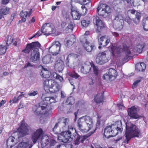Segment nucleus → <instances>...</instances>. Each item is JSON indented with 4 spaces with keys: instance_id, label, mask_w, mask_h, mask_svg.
I'll return each mask as SVG.
<instances>
[{
    "instance_id": "1",
    "label": "nucleus",
    "mask_w": 148,
    "mask_h": 148,
    "mask_svg": "<svg viewBox=\"0 0 148 148\" xmlns=\"http://www.w3.org/2000/svg\"><path fill=\"white\" fill-rule=\"evenodd\" d=\"M41 99L42 101L33 108V111L36 115L39 114L42 111H43V112H45V113L47 114L48 112L50 111L51 110L49 104L52 103H55L56 101L54 97H45L43 95L41 97Z\"/></svg>"
},
{
    "instance_id": "2",
    "label": "nucleus",
    "mask_w": 148,
    "mask_h": 148,
    "mask_svg": "<svg viewBox=\"0 0 148 148\" xmlns=\"http://www.w3.org/2000/svg\"><path fill=\"white\" fill-rule=\"evenodd\" d=\"M40 46V44L38 42H33L27 44L25 49L22 51L26 53H28L30 52L31 61L33 63H36L40 59V55L38 48Z\"/></svg>"
},
{
    "instance_id": "3",
    "label": "nucleus",
    "mask_w": 148,
    "mask_h": 148,
    "mask_svg": "<svg viewBox=\"0 0 148 148\" xmlns=\"http://www.w3.org/2000/svg\"><path fill=\"white\" fill-rule=\"evenodd\" d=\"M109 47L111 48V53L113 56L115 54H120L121 58L125 61L129 60L131 56L132 53L130 47L125 44L119 46H115L113 44Z\"/></svg>"
},
{
    "instance_id": "4",
    "label": "nucleus",
    "mask_w": 148,
    "mask_h": 148,
    "mask_svg": "<svg viewBox=\"0 0 148 148\" xmlns=\"http://www.w3.org/2000/svg\"><path fill=\"white\" fill-rule=\"evenodd\" d=\"M126 140L125 142L128 143L131 138L139 137L140 132L138 129L132 123L127 122L126 123Z\"/></svg>"
},
{
    "instance_id": "5",
    "label": "nucleus",
    "mask_w": 148,
    "mask_h": 148,
    "mask_svg": "<svg viewBox=\"0 0 148 148\" xmlns=\"http://www.w3.org/2000/svg\"><path fill=\"white\" fill-rule=\"evenodd\" d=\"M76 136V132L73 128H71L67 131L61 132L58 136V140L64 143H69L72 140L73 137Z\"/></svg>"
},
{
    "instance_id": "6",
    "label": "nucleus",
    "mask_w": 148,
    "mask_h": 148,
    "mask_svg": "<svg viewBox=\"0 0 148 148\" xmlns=\"http://www.w3.org/2000/svg\"><path fill=\"white\" fill-rule=\"evenodd\" d=\"M41 143L42 147L49 145L46 148H55L54 146L57 143L55 140L50 138L46 135L42 136Z\"/></svg>"
},
{
    "instance_id": "7",
    "label": "nucleus",
    "mask_w": 148,
    "mask_h": 148,
    "mask_svg": "<svg viewBox=\"0 0 148 148\" xmlns=\"http://www.w3.org/2000/svg\"><path fill=\"white\" fill-rule=\"evenodd\" d=\"M111 9L109 6L105 4H100L97 8V12L99 15L106 16L111 12Z\"/></svg>"
},
{
    "instance_id": "8",
    "label": "nucleus",
    "mask_w": 148,
    "mask_h": 148,
    "mask_svg": "<svg viewBox=\"0 0 148 148\" xmlns=\"http://www.w3.org/2000/svg\"><path fill=\"white\" fill-rule=\"evenodd\" d=\"M29 129V127L23 121L21 122V126L17 130L18 138L23 137L28 134Z\"/></svg>"
},
{
    "instance_id": "9",
    "label": "nucleus",
    "mask_w": 148,
    "mask_h": 148,
    "mask_svg": "<svg viewBox=\"0 0 148 148\" xmlns=\"http://www.w3.org/2000/svg\"><path fill=\"white\" fill-rule=\"evenodd\" d=\"M49 51L53 56H57L60 51V44L58 41L53 42L49 47Z\"/></svg>"
},
{
    "instance_id": "10",
    "label": "nucleus",
    "mask_w": 148,
    "mask_h": 148,
    "mask_svg": "<svg viewBox=\"0 0 148 148\" xmlns=\"http://www.w3.org/2000/svg\"><path fill=\"white\" fill-rule=\"evenodd\" d=\"M118 134L116 130H114L112 125L107 126L104 129V136L107 138L111 137H114Z\"/></svg>"
},
{
    "instance_id": "11",
    "label": "nucleus",
    "mask_w": 148,
    "mask_h": 148,
    "mask_svg": "<svg viewBox=\"0 0 148 148\" xmlns=\"http://www.w3.org/2000/svg\"><path fill=\"white\" fill-rule=\"evenodd\" d=\"M52 24L51 23H45L42 26L40 31L45 35H48L53 33L54 30L52 27Z\"/></svg>"
},
{
    "instance_id": "12",
    "label": "nucleus",
    "mask_w": 148,
    "mask_h": 148,
    "mask_svg": "<svg viewBox=\"0 0 148 148\" xmlns=\"http://www.w3.org/2000/svg\"><path fill=\"white\" fill-rule=\"evenodd\" d=\"M95 130L92 131L90 133H88L84 136H80L78 134L77 135L76 133V136L75 137H73V138H76L75 139L73 144L75 145H79L80 143H83L84 141L88 137L90 136L92 134L94 133Z\"/></svg>"
},
{
    "instance_id": "13",
    "label": "nucleus",
    "mask_w": 148,
    "mask_h": 148,
    "mask_svg": "<svg viewBox=\"0 0 148 148\" xmlns=\"http://www.w3.org/2000/svg\"><path fill=\"white\" fill-rule=\"evenodd\" d=\"M109 59L106 57L105 52L99 53L97 55L96 62L99 64H103L108 62Z\"/></svg>"
},
{
    "instance_id": "14",
    "label": "nucleus",
    "mask_w": 148,
    "mask_h": 148,
    "mask_svg": "<svg viewBox=\"0 0 148 148\" xmlns=\"http://www.w3.org/2000/svg\"><path fill=\"white\" fill-rule=\"evenodd\" d=\"M33 145L32 142H29L26 137L23 138L22 141L19 143L17 148H31Z\"/></svg>"
},
{
    "instance_id": "15",
    "label": "nucleus",
    "mask_w": 148,
    "mask_h": 148,
    "mask_svg": "<svg viewBox=\"0 0 148 148\" xmlns=\"http://www.w3.org/2000/svg\"><path fill=\"white\" fill-rule=\"evenodd\" d=\"M127 112L128 115L131 118L136 119L143 117V116L138 115L137 113V108L134 106L128 108Z\"/></svg>"
},
{
    "instance_id": "16",
    "label": "nucleus",
    "mask_w": 148,
    "mask_h": 148,
    "mask_svg": "<svg viewBox=\"0 0 148 148\" xmlns=\"http://www.w3.org/2000/svg\"><path fill=\"white\" fill-rule=\"evenodd\" d=\"M60 127H62V128L64 129V128L68 127V123L67 122V119H66L63 118L61 119V121L56 123L55 125L53 128V132L55 134H58V132L55 130L56 128L58 126Z\"/></svg>"
},
{
    "instance_id": "17",
    "label": "nucleus",
    "mask_w": 148,
    "mask_h": 148,
    "mask_svg": "<svg viewBox=\"0 0 148 148\" xmlns=\"http://www.w3.org/2000/svg\"><path fill=\"white\" fill-rule=\"evenodd\" d=\"M84 120L81 117L79 118L77 121V127L78 130L82 132H87L89 131V129L85 127Z\"/></svg>"
},
{
    "instance_id": "18",
    "label": "nucleus",
    "mask_w": 148,
    "mask_h": 148,
    "mask_svg": "<svg viewBox=\"0 0 148 148\" xmlns=\"http://www.w3.org/2000/svg\"><path fill=\"white\" fill-rule=\"evenodd\" d=\"M94 19V20H95L96 25L97 27L96 31L97 32H100L104 27L102 21L98 16L95 17Z\"/></svg>"
},
{
    "instance_id": "19",
    "label": "nucleus",
    "mask_w": 148,
    "mask_h": 148,
    "mask_svg": "<svg viewBox=\"0 0 148 148\" xmlns=\"http://www.w3.org/2000/svg\"><path fill=\"white\" fill-rule=\"evenodd\" d=\"M80 41L82 43L84 48L87 51L90 52L94 49V46L89 45V42L85 38H84L82 40H81Z\"/></svg>"
},
{
    "instance_id": "20",
    "label": "nucleus",
    "mask_w": 148,
    "mask_h": 148,
    "mask_svg": "<svg viewBox=\"0 0 148 148\" xmlns=\"http://www.w3.org/2000/svg\"><path fill=\"white\" fill-rule=\"evenodd\" d=\"M43 131L42 129L40 128L34 132L32 136V140L33 143H35L38 139L42 135Z\"/></svg>"
},
{
    "instance_id": "21",
    "label": "nucleus",
    "mask_w": 148,
    "mask_h": 148,
    "mask_svg": "<svg viewBox=\"0 0 148 148\" xmlns=\"http://www.w3.org/2000/svg\"><path fill=\"white\" fill-rule=\"evenodd\" d=\"M49 89V91L51 93H56L60 89V86L59 84L56 81L53 80Z\"/></svg>"
},
{
    "instance_id": "22",
    "label": "nucleus",
    "mask_w": 148,
    "mask_h": 148,
    "mask_svg": "<svg viewBox=\"0 0 148 148\" xmlns=\"http://www.w3.org/2000/svg\"><path fill=\"white\" fill-rule=\"evenodd\" d=\"M54 67L56 71L59 72H61L64 67V62L61 59L58 58L56 62Z\"/></svg>"
},
{
    "instance_id": "23",
    "label": "nucleus",
    "mask_w": 148,
    "mask_h": 148,
    "mask_svg": "<svg viewBox=\"0 0 148 148\" xmlns=\"http://www.w3.org/2000/svg\"><path fill=\"white\" fill-rule=\"evenodd\" d=\"M81 118L84 120V123L86 124L87 127L89 130L93 126V122L92 119L89 116H84Z\"/></svg>"
},
{
    "instance_id": "24",
    "label": "nucleus",
    "mask_w": 148,
    "mask_h": 148,
    "mask_svg": "<svg viewBox=\"0 0 148 148\" xmlns=\"http://www.w3.org/2000/svg\"><path fill=\"white\" fill-rule=\"evenodd\" d=\"M32 10L30 9L29 12L27 11H21L20 13V15L21 18V21L23 22H25L26 20L27 16L29 17L32 13Z\"/></svg>"
},
{
    "instance_id": "25",
    "label": "nucleus",
    "mask_w": 148,
    "mask_h": 148,
    "mask_svg": "<svg viewBox=\"0 0 148 148\" xmlns=\"http://www.w3.org/2000/svg\"><path fill=\"white\" fill-rule=\"evenodd\" d=\"M112 127L114 130H116L118 132L121 133L123 130L122 123L121 121H118L115 123L114 124H112Z\"/></svg>"
},
{
    "instance_id": "26",
    "label": "nucleus",
    "mask_w": 148,
    "mask_h": 148,
    "mask_svg": "<svg viewBox=\"0 0 148 148\" xmlns=\"http://www.w3.org/2000/svg\"><path fill=\"white\" fill-rule=\"evenodd\" d=\"M110 39L106 38V36H103L99 40V44L100 46L101 45L103 47H106L110 42Z\"/></svg>"
},
{
    "instance_id": "27",
    "label": "nucleus",
    "mask_w": 148,
    "mask_h": 148,
    "mask_svg": "<svg viewBox=\"0 0 148 148\" xmlns=\"http://www.w3.org/2000/svg\"><path fill=\"white\" fill-rule=\"evenodd\" d=\"M43 80L44 88L45 91L48 92H49V89L50 86V85L51 84V82H52L53 80L51 79H46Z\"/></svg>"
},
{
    "instance_id": "28",
    "label": "nucleus",
    "mask_w": 148,
    "mask_h": 148,
    "mask_svg": "<svg viewBox=\"0 0 148 148\" xmlns=\"http://www.w3.org/2000/svg\"><path fill=\"white\" fill-rule=\"evenodd\" d=\"M141 25L144 31L148 32V16L143 18L142 21Z\"/></svg>"
},
{
    "instance_id": "29",
    "label": "nucleus",
    "mask_w": 148,
    "mask_h": 148,
    "mask_svg": "<svg viewBox=\"0 0 148 148\" xmlns=\"http://www.w3.org/2000/svg\"><path fill=\"white\" fill-rule=\"evenodd\" d=\"M113 22V27L114 29L117 31H120L123 28L124 24V21L119 22L116 21Z\"/></svg>"
},
{
    "instance_id": "30",
    "label": "nucleus",
    "mask_w": 148,
    "mask_h": 148,
    "mask_svg": "<svg viewBox=\"0 0 148 148\" xmlns=\"http://www.w3.org/2000/svg\"><path fill=\"white\" fill-rule=\"evenodd\" d=\"M15 139V138L12 136H10L8 139L6 141V143L8 147H9V148H11L15 145L16 143L14 142Z\"/></svg>"
},
{
    "instance_id": "31",
    "label": "nucleus",
    "mask_w": 148,
    "mask_h": 148,
    "mask_svg": "<svg viewBox=\"0 0 148 148\" xmlns=\"http://www.w3.org/2000/svg\"><path fill=\"white\" fill-rule=\"evenodd\" d=\"M71 14L74 20H79L80 18V14L77 10L73 9V8H71Z\"/></svg>"
},
{
    "instance_id": "32",
    "label": "nucleus",
    "mask_w": 148,
    "mask_h": 148,
    "mask_svg": "<svg viewBox=\"0 0 148 148\" xmlns=\"http://www.w3.org/2000/svg\"><path fill=\"white\" fill-rule=\"evenodd\" d=\"M91 67L90 66L86 65L82 66L80 69L81 72L84 74H87L90 72Z\"/></svg>"
},
{
    "instance_id": "33",
    "label": "nucleus",
    "mask_w": 148,
    "mask_h": 148,
    "mask_svg": "<svg viewBox=\"0 0 148 148\" xmlns=\"http://www.w3.org/2000/svg\"><path fill=\"white\" fill-rule=\"evenodd\" d=\"M145 64L143 62L138 63L136 65V70L138 71H144L146 68Z\"/></svg>"
},
{
    "instance_id": "34",
    "label": "nucleus",
    "mask_w": 148,
    "mask_h": 148,
    "mask_svg": "<svg viewBox=\"0 0 148 148\" xmlns=\"http://www.w3.org/2000/svg\"><path fill=\"white\" fill-rule=\"evenodd\" d=\"M103 93L97 94L94 98V101L97 103L103 102Z\"/></svg>"
},
{
    "instance_id": "35",
    "label": "nucleus",
    "mask_w": 148,
    "mask_h": 148,
    "mask_svg": "<svg viewBox=\"0 0 148 148\" xmlns=\"http://www.w3.org/2000/svg\"><path fill=\"white\" fill-rule=\"evenodd\" d=\"M114 18L113 22H115L116 21L119 22L124 21L123 17L122 15L119 13H116L114 15Z\"/></svg>"
},
{
    "instance_id": "36",
    "label": "nucleus",
    "mask_w": 148,
    "mask_h": 148,
    "mask_svg": "<svg viewBox=\"0 0 148 148\" xmlns=\"http://www.w3.org/2000/svg\"><path fill=\"white\" fill-rule=\"evenodd\" d=\"M108 73L110 76L111 78H112L113 80L115 79L117 75V73L116 70L113 68L109 69Z\"/></svg>"
},
{
    "instance_id": "37",
    "label": "nucleus",
    "mask_w": 148,
    "mask_h": 148,
    "mask_svg": "<svg viewBox=\"0 0 148 148\" xmlns=\"http://www.w3.org/2000/svg\"><path fill=\"white\" fill-rule=\"evenodd\" d=\"M43 112V111H42V112L39 114H42V115L40 117V122L41 123H43L46 120V116L48 115L51 112V110L50 111L48 112L47 114L45 113V112Z\"/></svg>"
},
{
    "instance_id": "38",
    "label": "nucleus",
    "mask_w": 148,
    "mask_h": 148,
    "mask_svg": "<svg viewBox=\"0 0 148 148\" xmlns=\"http://www.w3.org/2000/svg\"><path fill=\"white\" fill-rule=\"evenodd\" d=\"M70 37H71L70 39L67 40L66 41V44L69 47L73 45L76 41V39L74 35L71 34L70 36Z\"/></svg>"
},
{
    "instance_id": "39",
    "label": "nucleus",
    "mask_w": 148,
    "mask_h": 148,
    "mask_svg": "<svg viewBox=\"0 0 148 148\" xmlns=\"http://www.w3.org/2000/svg\"><path fill=\"white\" fill-rule=\"evenodd\" d=\"M51 60V56L49 55H46L43 57L42 61L45 64H47L49 63Z\"/></svg>"
},
{
    "instance_id": "40",
    "label": "nucleus",
    "mask_w": 148,
    "mask_h": 148,
    "mask_svg": "<svg viewBox=\"0 0 148 148\" xmlns=\"http://www.w3.org/2000/svg\"><path fill=\"white\" fill-rule=\"evenodd\" d=\"M67 104L70 105L74 104L75 103V99L72 96L69 97L66 101Z\"/></svg>"
},
{
    "instance_id": "41",
    "label": "nucleus",
    "mask_w": 148,
    "mask_h": 148,
    "mask_svg": "<svg viewBox=\"0 0 148 148\" xmlns=\"http://www.w3.org/2000/svg\"><path fill=\"white\" fill-rule=\"evenodd\" d=\"M9 8L7 7H4L0 10V13L2 14L3 15L8 14Z\"/></svg>"
},
{
    "instance_id": "42",
    "label": "nucleus",
    "mask_w": 148,
    "mask_h": 148,
    "mask_svg": "<svg viewBox=\"0 0 148 148\" xmlns=\"http://www.w3.org/2000/svg\"><path fill=\"white\" fill-rule=\"evenodd\" d=\"M7 47L5 45L3 44L0 45V54H4L6 52Z\"/></svg>"
},
{
    "instance_id": "43",
    "label": "nucleus",
    "mask_w": 148,
    "mask_h": 148,
    "mask_svg": "<svg viewBox=\"0 0 148 148\" xmlns=\"http://www.w3.org/2000/svg\"><path fill=\"white\" fill-rule=\"evenodd\" d=\"M103 78L105 80H106L107 81L110 80V81H112L113 80L112 78H111V77L110 75H109V73H106V74H104L103 75Z\"/></svg>"
},
{
    "instance_id": "44",
    "label": "nucleus",
    "mask_w": 148,
    "mask_h": 148,
    "mask_svg": "<svg viewBox=\"0 0 148 148\" xmlns=\"http://www.w3.org/2000/svg\"><path fill=\"white\" fill-rule=\"evenodd\" d=\"M14 38L11 36H8L7 41L6 42V45L9 46L10 45L13 43Z\"/></svg>"
},
{
    "instance_id": "45",
    "label": "nucleus",
    "mask_w": 148,
    "mask_h": 148,
    "mask_svg": "<svg viewBox=\"0 0 148 148\" xmlns=\"http://www.w3.org/2000/svg\"><path fill=\"white\" fill-rule=\"evenodd\" d=\"M71 106L70 105L67 104L63 108V110L65 111L68 114L71 111Z\"/></svg>"
},
{
    "instance_id": "46",
    "label": "nucleus",
    "mask_w": 148,
    "mask_h": 148,
    "mask_svg": "<svg viewBox=\"0 0 148 148\" xmlns=\"http://www.w3.org/2000/svg\"><path fill=\"white\" fill-rule=\"evenodd\" d=\"M75 26V24L73 22H71L68 25L67 27H66V29L67 30H68L69 29L70 30H72L73 29L74 27Z\"/></svg>"
},
{
    "instance_id": "47",
    "label": "nucleus",
    "mask_w": 148,
    "mask_h": 148,
    "mask_svg": "<svg viewBox=\"0 0 148 148\" xmlns=\"http://www.w3.org/2000/svg\"><path fill=\"white\" fill-rule=\"evenodd\" d=\"M90 22V21H89L83 20L81 21V25L83 26L86 27L89 25Z\"/></svg>"
},
{
    "instance_id": "48",
    "label": "nucleus",
    "mask_w": 148,
    "mask_h": 148,
    "mask_svg": "<svg viewBox=\"0 0 148 148\" xmlns=\"http://www.w3.org/2000/svg\"><path fill=\"white\" fill-rule=\"evenodd\" d=\"M94 74L96 76H97L99 74V70L97 67L94 65L92 66Z\"/></svg>"
},
{
    "instance_id": "49",
    "label": "nucleus",
    "mask_w": 148,
    "mask_h": 148,
    "mask_svg": "<svg viewBox=\"0 0 148 148\" xmlns=\"http://www.w3.org/2000/svg\"><path fill=\"white\" fill-rule=\"evenodd\" d=\"M68 74L71 77L75 79H77L80 77V75L75 72L73 73H69Z\"/></svg>"
},
{
    "instance_id": "50",
    "label": "nucleus",
    "mask_w": 148,
    "mask_h": 148,
    "mask_svg": "<svg viewBox=\"0 0 148 148\" xmlns=\"http://www.w3.org/2000/svg\"><path fill=\"white\" fill-rule=\"evenodd\" d=\"M20 43V41L19 39L18 38L14 39L13 45L15 46L18 45Z\"/></svg>"
},
{
    "instance_id": "51",
    "label": "nucleus",
    "mask_w": 148,
    "mask_h": 148,
    "mask_svg": "<svg viewBox=\"0 0 148 148\" xmlns=\"http://www.w3.org/2000/svg\"><path fill=\"white\" fill-rule=\"evenodd\" d=\"M53 76H54V77H55L56 79H59L61 82H62L63 80L62 77L58 75L56 73H54Z\"/></svg>"
},
{
    "instance_id": "52",
    "label": "nucleus",
    "mask_w": 148,
    "mask_h": 148,
    "mask_svg": "<svg viewBox=\"0 0 148 148\" xmlns=\"http://www.w3.org/2000/svg\"><path fill=\"white\" fill-rule=\"evenodd\" d=\"M140 81V80H138L136 81L133 84L132 86V88L134 89L138 85V83Z\"/></svg>"
},
{
    "instance_id": "53",
    "label": "nucleus",
    "mask_w": 148,
    "mask_h": 148,
    "mask_svg": "<svg viewBox=\"0 0 148 148\" xmlns=\"http://www.w3.org/2000/svg\"><path fill=\"white\" fill-rule=\"evenodd\" d=\"M117 106L119 110H123L125 108L123 104L122 103L120 104H117Z\"/></svg>"
},
{
    "instance_id": "54",
    "label": "nucleus",
    "mask_w": 148,
    "mask_h": 148,
    "mask_svg": "<svg viewBox=\"0 0 148 148\" xmlns=\"http://www.w3.org/2000/svg\"><path fill=\"white\" fill-rule=\"evenodd\" d=\"M38 94V92L36 90L32 92H29L28 93V95L30 96H33L36 95Z\"/></svg>"
},
{
    "instance_id": "55",
    "label": "nucleus",
    "mask_w": 148,
    "mask_h": 148,
    "mask_svg": "<svg viewBox=\"0 0 148 148\" xmlns=\"http://www.w3.org/2000/svg\"><path fill=\"white\" fill-rule=\"evenodd\" d=\"M143 47L142 45H138L137 47V48L138 49H137V51L139 52H141L142 51Z\"/></svg>"
},
{
    "instance_id": "56",
    "label": "nucleus",
    "mask_w": 148,
    "mask_h": 148,
    "mask_svg": "<svg viewBox=\"0 0 148 148\" xmlns=\"http://www.w3.org/2000/svg\"><path fill=\"white\" fill-rule=\"evenodd\" d=\"M125 21L129 25H130L132 23V19L128 17H126L125 18Z\"/></svg>"
},
{
    "instance_id": "57",
    "label": "nucleus",
    "mask_w": 148,
    "mask_h": 148,
    "mask_svg": "<svg viewBox=\"0 0 148 148\" xmlns=\"http://www.w3.org/2000/svg\"><path fill=\"white\" fill-rule=\"evenodd\" d=\"M34 66V64H32L31 63L28 62L25 64L24 67L25 68H26L29 67H33Z\"/></svg>"
},
{
    "instance_id": "58",
    "label": "nucleus",
    "mask_w": 148,
    "mask_h": 148,
    "mask_svg": "<svg viewBox=\"0 0 148 148\" xmlns=\"http://www.w3.org/2000/svg\"><path fill=\"white\" fill-rule=\"evenodd\" d=\"M132 20L134 23L136 25H137L139 24L140 20L138 19V18L136 19L134 18L132 19Z\"/></svg>"
},
{
    "instance_id": "59",
    "label": "nucleus",
    "mask_w": 148,
    "mask_h": 148,
    "mask_svg": "<svg viewBox=\"0 0 148 148\" xmlns=\"http://www.w3.org/2000/svg\"><path fill=\"white\" fill-rule=\"evenodd\" d=\"M128 12L129 13H131L132 14H134V15H136V14H137L138 12L135 10L133 9H130L128 11Z\"/></svg>"
},
{
    "instance_id": "60",
    "label": "nucleus",
    "mask_w": 148,
    "mask_h": 148,
    "mask_svg": "<svg viewBox=\"0 0 148 148\" xmlns=\"http://www.w3.org/2000/svg\"><path fill=\"white\" fill-rule=\"evenodd\" d=\"M135 17L134 18L136 19L138 18V19L140 20L141 17V15L140 13L138 12L137 14H136V15H135Z\"/></svg>"
},
{
    "instance_id": "61",
    "label": "nucleus",
    "mask_w": 148,
    "mask_h": 148,
    "mask_svg": "<svg viewBox=\"0 0 148 148\" xmlns=\"http://www.w3.org/2000/svg\"><path fill=\"white\" fill-rule=\"evenodd\" d=\"M18 98H16V97H14L12 101H10V102H12L13 103H16L18 101Z\"/></svg>"
},
{
    "instance_id": "62",
    "label": "nucleus",
    "mask_w": 148,
    "mask_h": 148,
    "mask_svg": "<svg viewBox=\"0 0 148 148\" xmlns=\"http://www.w3.org/2000/svg\"><path fill=\"white\" fill-rule=\"evenodd\" d=\"M61 97L62 98H64L66 97V94L64 92L62 91L61 92Z\"/></svg>"
},
{
    "instance_id": "63",
    "label": "nucleus",
    "mask_w": 148,
    "mask_h": 148,
    "mask_svg": "<svg viewBox=\"0 0 148 148\" xmlns=\"http://www.w3.org/2000/svg\"><path fill=\"white\" fill-rule=\"evenodd\" d=\"M9 1V0H2V3L4 4H5L8 3Z\"/></svg>"
},
{
    "instance_id": "64",
    "label": "nucleus",
    "mask_w": 148,
    "mask_h": 148,
    "mask_svg": "<svg viewBox=\"0 0 148 148\" xmlns=\"http://www.w3.org/2000/svg\"><path fill=\"white\" fill-rule=\"evenodd\" d=\"M112 34L113 36L116 37H118L119 36L118 33L116 32H112Z\"/></svg>"
}]
</instances>
